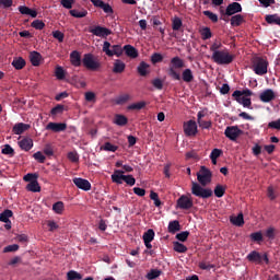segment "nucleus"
Returning <instances> with one entry per match:
<instances>
[{"mask_svg":"<svg viewBox=\"0 0 280 280\" xmlns=\"http://www.w3.org/2000/svg\"><path fill=\"white\" fill-rule=\"evenodd\" d=\"M184 67L185 61L180 57H173L167 69V75L172 78V80H177L178 82L183 80L186 84H191V82H194V71L189 68L184 69ZM176 69H184L182 77L180 72L176 71Z\"/></svg>","mask_w":280,"mask_h":280,"instance_id":"1","label":"nucleus"},{"mask_svg":"<svg viewBox=\"0 0 280 280\" xmlns=\"http://www.w3.org/2000/svg\"><path fill=\"white\" fill-rule=\"evenodd\" d=\"M211 58L215 65H231L235 60V55L229 52L228 49H223L213 52Z\"/></svg>","mask_w":280,"mask_h":280,"instance_id":"2","label":"nucleus"},{"mask_svg":"<svg viewBox=\"0 0 280 280\" xmlns=\"http://www.w3.org/2000/svg\"><path fill=\"white\" fill-rule=\"evenodd\" d=\"M191 194L197 198H202L203 200H207V198H211V196H213V190L211 188H205L200 184L192 182Z\"/></svg>","mask_w":280,"mask_h":280,"instance_id":"3","label":"nucleus"},{"mask_svg":"<svg viewBox=\"0 0 280 280\" xmlns=\"http://www.w3.org/2000/svg\"><path fill=\"white\" fill-rule=\"evenodd\" d=\"M82 63L89 71H100V69H102V62L96 60L93 54H85L83 56Z\"/></svg>","mask_w":280,"mask_h":280,"instance_id":"4","label":"nucleus"},{"mask_svg":"<svg viewBox=\"0 0 280 280\" xmlns=\"http://www.w3.org/2000/svg\"><path fill=\"white\" fill-rule=\"evenodd\" d=\"M211 178H213V173L207 166H201L199 172L197 173V180L199 185L202 187H207L211 183Z\"/></svg>","mask_w":280,"mask_h":280,"instance_id":"5","label":"nucleus"},{"mask_svg":"<svg viewBox=\"0 0 280 280\" xmlns=\"http://www.w3.org/2000/svg\"><path fill=\"white\" fill-rule=\"evenodd\" d=\"M103 51L112 58V56H116L117 58H120L124 54V48H121V45H113L110 46L109 42H104L103 44Z\"/></svg>","mask_w":280,"mask_h":280,"instance_id":"6","label":"nucleus"},{"mask_svg":"<svg viewBox=\"0 0 280 280\" xmlns=\"http://www.w3.org/2000/svg\"><path fill=\"white\" fill-rule=\"evenodd\" d=\"M247 261H249L250 264H256L257 266H261L264 264V261L266 264H268L270 260L268 259V254H261L257 250H253L250 252L247 256H246Z\"/></svg>","mask_w":280,"mask_h":280,"instance_id":"7","label":"nucleus"},{"mask_svg":"<svg viewBox=\"0 0 280 280\" xmlns=\"http://www.w3.org/2000/svg\"><path fill=\"white\" fill-rule=\"evenodd\" d=\"M253 71L256 75H266V73H268V60L261 57L256 58Z\"/></svg>","mask_w":280,"mask_h":280,"instance_id":"8","label":"nucleus"},{"mask_svg":"<svg viewBox=\"0 0 280 280\" xmlns=\"http://www.w3.org/2000/svg\"><path fill=\"white\" fill-rule=\"evenodd\" d=\"M224 135L230 141H237V138L244 135V131L237 126H229L225 128Z\"/></svg>","mask_w":280,"mask_h":280,"instance_id":"9","label":"nucleus"},{"mask_svg":"<svg viewBox=\"0 0 280 280\" xmlns=\"http://www.w3.org/2000/svg\"><path fill=\"white\" fill-rule=\"evenodd\" d=\"M194 207V200L189 198L187 195H182L177 199V208L184 209L185 211H189Z\"/></svg>","mask_w":280,"mask_h":280,"instance_id":"10","label":"nucleus"},{"mask_svg":"<svg viewBox=\"0 0 280 280\" xmlns=\"http://www.w3.org/2000/svg\"><path fill=\"white\" fill-rule=\"evenodd\" d=\"M90 34H93V36H98V38H107V36H110V34H113V31L107 27L97 25L93 28H90Z\"/></svg>","mask_w":280,"mask_h":280,"instance_id":"11","label":"nucleus"},{"mask_svg":"<svg viewBox=\"0 0 280 280\" xmlns=\"http://www.w3.org/2000/svg\"><path fill=\"white\" fill-rule=\"evenodd\" d=\"M184 132L186 137H196V135H198V125L196 124V120L184 122Z\"/></svg>","mask_w":280,"mask_h":280,"instance_id":"12","label":"nucleus"},{"mask_svg":"<svg viewBox=\"0 0 280 280\" xmlns=\"http://www.w3.org/2000/svg\"><path fill=\"white\" fill-rule=\"evenodd\" d=\"M73 184L78 189H82L83 191H91V182L88 179L75 177L72 179Z\"/></svg>","mask_w":280,"mask_h":280,"instance_id":"13","label":"nucleus"},{"mask_svg":"<svg viewBox=\"0 0 280 280\" xmlns=\"http://www.w3.org/2000/svg\"><path fill=\"white\" fill-rule=\"evenodd\" d=\"M242 12V4L240 2H232L225 9V16H233Z\"/></svg>","mask_w":280,"mask_h":280,"instance_id":"14","label":"nucleus"},{"mask_svg":"<svg viewBox=\"0 0 280 280\" xmlns=\"http://www.w3.org/2000/svg\"><path fill=\"white\" fill-rule=\"evenodd\" d=\"M276 97L277 95L275 94V91H272V89H267L259 95V100L260 102H264V104L272 102V100H275Z\"/></svg>","mask_w":280,"mask_h":280,"instance_id":"15","label":"nucleus"},{"mask_svg":"<svg viewBox=\"0 0 280 280\" xmlns=\"http://www.w3.org/2000/svg\"><path fill=\"white\" fill-rule=\"evenodd\" d=\"M46 130H51L52 132H65L67 130V124L65 122H48Z\"/></svg>","mask_w":280,"mask_h":280,"instance_id":"16","label":"nucleus"},{"mask_svg":"<svg viewBox=\"0 0 280 280\" xmlns=\"http://www.w3.org/2000/svg\"><path fill=\"white\" fill-rule=\"evenodd\" d=\"M40 60H43V55L34 50L30 52V61L33 67H40Z\"/></svg>","mask_w":280,"mask_h":280,"instance_id":"17","label":"nucleus"},{"mask_svg":"<svg viewBox=\"0 0 280 280\" xmlns=\"http://www.w3.org/2000/svg\"><path fill=\"white\" fill-rule=\"evenodd\" d=\"M19 145L21 150H24V152H30V150L34 148V140L31 138H23L21 141H19Z\"/></svg>","mask_w":280,"mask_h":280,"instance_id":"18","label":"nucleus"},{"mask_svg":"<svg viewBox=\"0 0 280 280\" xmlns=\"http://www.w3.org/2000/svg\"><path fill=\"white\" fill-rule=\"evenodd\" d=\"M70 62L73 67H81L82 65V57L78 50H73L70 54Z\"/></svg>","mask_w":280,"mask_h":280,"instance_id":"19","label":"nucleus"},{"mask_svg":"<svg viewBox=\"0 0 280 280\" xmlns=\"http://www.w3.org/2000/svg\"><path fill=\"white\" fill-rule=\"evenodd\" d=\"M122 51L128 58H139V51L132 45H125Z\"/></svg>","mask_w":280,"mask_h":280,"instance_id":"20","label":"nucleus"},{"mask_svg":"<svg viewBox=\"0 0 280 280\" xmlns=\"http://www.w3.org/2000/svg\"><path fill=\"white\" fill-rule=\"evenodd\" d=\"M19 12L22 14H26L27 16H32V19H36L38 16V12L36 10L30 9V7L26 5H20L18 8Z\"/></svg>","mask_w":280,"mask_h":280,"instance_id":"21","label":"nucleus"},{"mask_svg":"<svg viewBox=\"0 0 280 280\" xmlns=\"http://www.w3.org/2000/svg\"><path fill=\"white\" fill-rule=\"evenodd\" d=\"M125 176L126 175H124V171L116 170L112 175V180L113 183H116V185H121L124 183Z\"/></svg>","mask_w":280,"mask_h":280,"instance_id":"22","label":"nucleus"},{"mask_svg":"<svg viewBox=\"0 0 280 280\" xmlns=\"http://www.w3.org/2000/svg\"><path fill=\"white\" fill-rule=\"evenodd\" d=\"M28 129H30V125L20 122L13 126L12 132L13 135H23L25 130H28Z\"/></svg>","mask_w":280,"mask_h":280,"instance_id":"23","label":"nucleus"},{"mask_svg":"<svg viewBox=\"0 0 280 280\" xmlns=\"http://www.w3.org/2000/svg\"><path fill=\"white\" fill-rule=\"evenodd\" d=\"M148 69H150V65L145 61H141L137 68V71L139 75H141L142 78H145V75H148L149 73Z\"/></svg>","mask_w":280,"mask_h":280,"instance_id":"24","label":"nucleus"},{"mask_svg":"<svg viewBox=\"0 0 280 280\" xmlns=\"http://www.w3.org/2000/svg\"><path fill=\"white\" fill-rule=\"evenodd\" d=\"M244 22H245L244 15L242 14H235L230 20L232 27H240V25H242V23Z\"/></svg>","mask_w":280,"mask_h":280,"instance_id":"25","label":"nucleus"},{"mask_svg":"<svg viewBox=\"0 0 280 280\" xmlns=\"http://www.w3.org/2000/svg\"><path fill=\"white\" fill-rule=\"evenodd\" d=\"M126 71V63L124 61L117 59L114 62L113 73H124Z\"/></svg>","mask_w":280,"mask_h":280,"instance_id":"26","label":"nucleus"},{"mask_svg":"<svg viewBox=\"0 0 280 280\" xmlns=\"http://www.w3.org/2000/svg\"><path fill=\"white\" fill-rule=\"evenodd\" d=\"M230 222L234 226H244V214L241 212L237 217H231Z\"/></svg>","mask_w":280,"mask_h":280,"instance_id":"27","label":"nucleus"},{"mask_svg":"<svg viewBox=\"0 0 280 280\" xmlns=\"http://www.w3.org/2000/svg\"><path fill=\"white\" fill-rule=\"evenodd\" d=\"M11 65L16 69V71H21V69L25 67L26 62L22 57H15Z\"/></svg>","mask_w":280,"mask_h":280,"instance_id":"28","label":"nucleus"},{"mask_svg":"<svg viewBox=\"0 0 280 280\" xmlns=\"http://www.w3.org/2000/svg\"><path fill=\"white\" fill-rule=\"evenodd\" d=\"M266 23L269 25H279L280 27V18L278 14H269L265 16Z\"/></svg>","mask_w":280,"mask_h":280,"instance_id":"29","label":"nucleus"},{"mask_svg":"<svg viewBox=\"0 0 280 280\" xmlns=\"http://www.w3.org/2000/svg\"><path fill=\"white\" fill-rule=\"evenodd\" d=\"M236 102L238 104H242V106H244V108H250L253 109V102L250 101V98L248 97H244V96H238V97H235Z\"/></svg>","mask_w":280,"mask_h":280,"instance_id":"30","label":"nucleus"},{"mask_svg":"<svg viewBox=\"0 0 280 280\" xmlns=\"http://www.w3.org/2000/svg\"><path fill=\"white\" fill-rule=\"evenodd\" d=\"M27 191H33V194H37L40 191V185L38 184V180H32L26 185Z\"/></svg>","mask_w":280,"mask_h":280,"instance_id":"31","label":"nucleus"},{"mask_svg":"<svg viewBox=\"0 0 280 280\" xmlns=\"http://www.w3.org/2000/svg\"><path fill=\"white\" fill-rule=\"evenodd\" d=\"M148 106V103L145 101H141L138 103H132L128 105V110H142V108H145Z\"/></svg>","mask_w":280,"mask_h":280,"instance_id":"32","label":"nucleus"},{"mask_svg":"<svg viewBox=\"0 0 280 280\" xmlns=\"http://www.w3.org/2000/svg\"><path fill=\"white\" fill-rule=\"evenodd\" d=\"M14 215V212L12 210L7 209L0 214V222H4V224H8L10 222V218Z\"/></svg>","mask_w":280,"mask_h":280,"instance_id":"33","label":"nucleus"},{"mask_svg":"<svg viewBox=\"0 0 280 280\" xmlns=\"http://www.w3.org/2000/svg\"><path fill=\"white\" fill-rule=\"evenodd\" d=\"M114 124H116V126H126L128 124V117L117 114L115 116Z\"/></svg>","mask_w":280,"mask_h":280,"instance_id":"34","label":"nucleus"},{"mask_svg":"<svg viewBox=\"0 0 280 280\" xmlns=\"http://www.w3.org/2000/svg\"><path fill=\"white\" fill-rule=\"evenodd\" d=\"M177 231H180V222H178L177 220L175 221H171L168 223V233H177Z\"/></svg>","mask_w":280,"mask_h":280,"instance_id":"35","label":"nucleus"},{"mask_svg":"<svg viewBox=\"0 0 280 280\" xmlns=\"http://www.w3.org/2000/svg\"><path fill=\"white\" fill-rule=\"evenodd\" d=\"M242 95H245V97H250V95H253V91L248 89L243 91L236 90L233 92L232 97H243Z\"/></svg>","mask_w":280,"mask_h":280,"instance_id":"36","label":"nucleus"},{"mask_svg":"<svg viewBox=\"0 0 280 280\" xmlns=\"http://www.w3.org/2000/svg\"><path fill=\"white\" fill-rule=\"evenodd\" d=\"M52 211H55L58 215H62V211H65V202L57 201L52 205Z\"/></svg>","mask_w":280,"mask_h":280,"instance_id":"37","label":"nucleus"},{"mask_svg":"<svg viewBox=\"0 0 280 280\" xmlns=\"http://www.w3.org/2000/svg\"><path fill=\"white\" fill-rule=\"evenodd\" d=\"M183 27V20L180 18L175 16L172 21V30L174 32H178Z\"/></svg>","mask_w":280,"mask_h":280,"instance_id":"38","label":"nucleus"},{"mask_svg":"<svg viewBox=\"0 0 280 280\" xmlns=\"http://www.w3.org/2000/svg\"><path fill=\"white\" fill-rule=\"evenodd\" d=\"M67 280H82V273L75 270H70L67 272Z\"/></svg>","mask_w":280,"mask_h":280,"instance_id":"39","label":"nucleus"},{"mask_svg":"<svg viewBox=\"0 0 280 280\" xmlns=\"http://www.w3.org/2000/svg\"><path fill=\"white\" fill-rule=\"evenodd\" d=\"M154 230L149 229L147 232L143 233L142 240L143 242H154Z\"/></svg>","mask_w":280,"mask_h":280,"instance_id":"40","label":"nucleus"},{"mask_svg":"<svg viewBox=\"0 0 280 280\" xmlns=\"http://www.w3.org/2000/svg\"><path fill=\"white\" fill-rule=\"evenodd\" d=\"M224 194H226V188L220 184H218L215 187H214V196L217 198H222L224 196Z\"/></svg>","mask_w":280,"mask_h":280,"instance_id":"41","label":"nucleus"},{"mask_svg":"<svg viewBox=\"0 0 280 280\" xmlns=\"http://www.w3.org/2000/svg\"><path fill=\"white\" fill-rule=\"evenodd\" d=\"M130 102V94H121L116 98V104L118 106H122V104H126Z\"/></svg>","mask_w":280,"mask_h":280,"instance_id":"42","label":"nucleus"},{"mask_svg":"<svg viewBox=\"0 0 280 280\" xmlns=\"http://www.w3.org/2000/svg\"><path fill=\"white\" fill-rule=\"evenodd\" d=\"M70 14L71 16H74V19H84V16L89 14V12H86V10L79 11L73 9V10H70Z\"/></svg>","mask_w":280,"mask_h":280,"instance_id":"43","label":"nucleus"},{"mask_svg":"<svg viewBox=\"0 0 280 280\" xmlns=\"http://www.w3.org/2000/svg\"><path fill=\"white\" fill-rule=\"evenodd\" d=\"M65 113V105L58 104L57 106L52 107L50 110V115L56 117V115H62Z\"/></svg>","mask_w":280,"mask_h":280,"instance_id":"44","label":"nucleus"},{"mask_svg":"<svg viewBox=\"0 0 280 280\" xmlns=\"http://www.w3.org/2000/svg\"><path fill=\"white\" fill-rule=\"evenodd\" d=\"M200 35H201L202 40H209V38H211V36H213V34L211 33V28H209L207 26L200 31Z\"/></svg>","mask_w":280,"mask_h":280,"instance_id":"45","label":"nucleus"},{"mask_svg":"<svg viewBox=\"0 0 280 280\" xmlns=\"http://www.w3.org/2000/svg\"><path fill=\"white\" fill-rule=\"evenodd\" d=\"M173 248L175 253H185L187 250V246L180 242H174L173 243Z\"/></svg>","mask_w":280,"mask_h":280,"instance_id":"46","label":"nucleus"},{"mask_svg":"<svg viewBox=\"0 0 280 280\" xmlns=\"http://www.w3.org/2000/svg\"><path fill=\"white\" fill-rule=\"evenodd\" d=\"M252 242H264V234L261 232H254L249 235Z\"/></svg>","mask_w":280,"mask_h":280,"instance_id":"47","label":"nucleus"},{"mask_svg":"<svg viewBox=\"0 0 280 280\" xmlns=\"http://www.w3.org/2000/svg\"><path fill=\"white\" fill-rule=\"evenodd\" d=\"M31 26L34 27V30H45V22L42 20H34L31 23Z\"/></svg>","mask_w":280,"mask_h":280,"instance_id":"48","label":"nucleus"},{"mask_svg":"<svg viewBox=\"0 0 280 280\" xmlns=\"http://www.w3.org/2000/svg\"><path fill=\"white\" fill-rule=\"evenodd\" d=\"M55 75L57 80H65V69L60 66L56 67Z\"/></svg>","mask_w":280,"mask_h":280,"instance_id":"49","label":"nucleus"},{"mask_svg":"<svg viewBox=\"0 0 280 280\" xmlns=\"http://www.w3.org/2000/svg\"><path fill=\"white\" fill-rule=\"evenodd\" d=\"M162 60H163V55H161V52H154L151 56L152 65H159V62H161Z\"/></svg>","mask_w":280,"mask_h":280,"instance_id":"50","label":"nucleus"},{"mask_svg":"<svg viewBox=\"0 0 280 280\" xmlns=\"http://www.w3.org/2000/svg\"><path fill=\"white\" fill-rule=\"evenodd\" d=\"M161 277V270L153 269L147 275V279L154 280Z\"/></svg>","mask_w":280,"mask_h":280,"instance_id":"51","label":"nucleus"},{"mask_svg":"<svg viewBox=\"0 0 280 280\" xmlns=\"http://www.w3.org/2000/svg\"><path fill=\"white\" fill-rule=\"evenodd\" d=\"M2 153L7 156H14V149L10 144H5L2 149Z\"/></svg>","mask_w":280,"mask_h":280,"instance_id":"52","label":"nucleus"},{"mask_svg":"<svg viewBox=\"0 0 280 280\" xmlns=\"http://www.w3.org/2000/svg\"><path fill=\"white\" fill-rule=\"evenodd\" d=\"M175 237L176 240H178V242H187V238L189 237V232L188 231L180 232L176 234Z\"/></svg>","mask_w":280,"mask_h":280,"instance_id":"53","label":"nucleus"},{"mask_svg":"<svg viewBox=\"0 0 280 280\" xmlns=\"http://www.w3.org/2000/svg\"><path fill=\"white\" fill-rule=\"evenodd\" d=\"M267 128L271 130H280V118L268 122Z\"/></svg>","mask_w":280,"mask_h":280,"instance_id":"54","label":"nucleus"},{"mask_svg":"<svg viewBox=\"0 0 280 280\" xmlns=\"http://www.w3.org/2000/svg\"><path fill=\"white\" fill-rule=\"evenodd\" d=\"M203 15L208 16V19L210 21H212V23H218V14L211 12V11H203Z\"/></svg>","mask_w":280,"mask_h":280,"instance_id":"55","label":"nucleus"},{"mask_svg":"<svg viewBox=\"0 0 280 280\" xmlns=\"http://www.w3.org/2000/svg\"><path fill=\"white\" fill-rule=\"evenodd\" d=\"M102 149L105 150V152H117V145L110 142H106Z\"/></svg>","mask_w":280,"mask_h":280,"instance_id":"56","label":"nucleus"},{"mask_svg":"<svg viewBox=\"0 0 280 280\" xmlns=\"http://www.w3.org/2000/svg\"><path fill=\"white\" fill-rule=\"evenodd\" d=\"M75 3V0H61L60 4L62 8H66V10H71L73 8V4Z\"/></svg>","mask_w":280,"mask_h":280,"instance_id":"57","label":"nucleus"},{"mask_svg":"<svg viewBox=\"0 0 280 280\" xmlns=\"http://www.w3.org/2000/svg\"><path fill=\"white\" fill-rule=\"evenodd\" d=\"M38 175L35 173H28L23 177V180H25V183H32V180H37Z\"/></svg>","mask_w":280,"mask_h":280,"instance_id":"58","label":"nucleus"},{"mask_svg":"<svg viewBox=\"0 0 280 280\" xmlns=\"http://www.w3.org/2000/svg\"><path fill=\"white\" fill-rule=\"evenodd\" d=\"M198 125L203 130H209V128H211V126H212V122H211V120H199Z\"/></svg>","mask_w":280,"mask_h":280,"instance_id":"59","label":"nucleus"},{"mask_svg":"<svg viewBox=\"0 0 280 280\" xmlns=\"http://www.w3.org/2000/svg\"><path fill=\"white\" fill-rule=\"evenodd\" d=\"M33 158L35 159V161H37L38 163H45V155L43 154V152L37 151L36 153L33 154Z\"/></svg>","mask_w":280,"mask_h":280,"instance_id":"60","label":"nucleus"},{"mask_svg":"<svg viewBox=\"0 0 280 280\" xmlns=\"http://www.w3.org/2000/svg\"><path fill=\"white\" fill-rule=\"evenodd\" d=\"M124 182L129 185L130 187L135 186V184L137 183V179H135V177L132 175H125V179Z\"/></svg>","mask_w":280,"mask_h":280,"instance_id":"61","label":"nucleus"},{"mask_svg":"<svg viewBox=\"0 0 280 280\" xmlns=\"http://www.w3.org/2000/svg\"><path fill=\"white\" fill-rule=\"evenodd\" d=\"M150 198H151V200L154 201L155 207H160L161 206V199H159V194H156L154 191H151Z\"/></svg>","mask_w":280,"mask_h":280,"instance_id":"62","label":"nucleus"},{"mask_svg":"<svg viewBox=\"0 0 280 280\" xmlns=\"http://www.w3.org/2000/svg\"><path fill=\"white\" fill-rule=\"evenodd\" d=\"M16 250H19V245L16 244L8 245L3 248V253H16Z\"/></svg>","mask_w":280,"mask_h":280,"instance_id":"63","label":"nucleus"},{"mask_svg":"<svg viewBox=\"0 0 280 280\" xmlns=\"http://www.w3.org/2000/svg\"><path fill=\"white\" fill-rule=\"evenodd\" d=\"M152 84L154 89H158V91H163V81L161 79H154Z\"/></svg>","mask_w":280,"mask_h":280,"instance_id":"64","label":"nucleus"}]
</instances>
